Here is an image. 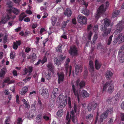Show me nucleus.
<instances>
[{
	"mask_svg": "<svg viewBox=\"0 0 124 124\" xmlns=\"http://www.w3.org/2000/svg\"><path fill=\"white\" fill-rule=\"evenodd\" d=\"M111 22L109 19L105 18L104 20V26L101 27V31H103L102 35L103 36H105L108 35V34H109L111 31V29L107 27L109 26Z\"/></svg>",
	"mask_w": 124,
	"mask_h": 124,
	"instance_id": "obj_1",
	"label": "nucleus"
},
{
	"mask_svg": "<svg viewBox=\"0 0 124 124\" xmlns=\"http://www.w3.org/2000/svg\"><path fill=\"white\" fill-rule=\"evenodd\" d=\"M73 108L70 112V118L71 119L72 121L74 123L78 121L77 117L75 116V113L77 114L79 113L80 108L79 106L75 104H74Z\"/></svg>",
	"mask_w": 124,
	"mask_h": 124,
	"instance_id": "obj_2",
	"label": "nucleus"
},
{
	"mask_svg": "<svg viewBox=\"0 0 124 124\" xmlns=\"http://www.w3.org/2000/svg\"><path fill=\"white\" fill-rule=\"evenodd\" d=\"M113 81L111 80L107 81L104 84L102 89L103 93L105 92L107 87H108L107 92L109 94H111L114 91V86L113 85Z\"/></svg>",
	"mask_w": 124,
	"mask_h": 124,
	"instance_id": "obj_3",
	"label": "nucleus"
},
{
	"mask_svg": "<svg viewBox=\"0 0 124 124\" xmlns=\"http://www.w3.org/2000/svg\"><path fill=\"white\" fill-rule=\"evenodd\" d=\"M109 6V4L108 1H106L105 3L106 7L105 8H104V7L103 5H101L97 10V14L96 15L95 18L97 19H98L100 17L101 14L105 12L106 9L108 8Z\"/></svg>",
	"mask_w": 124,
	"mask_h": 124,
	"instance_id": "obj_4",
	"label": "nucleus"
},
{
	"mask_svg": "<svg viewBox=\"0 0 124 124\" xmlns=\"http://www.w3.org/2000/svg\"><path fill=\"white\" fill-rule=\"evenodd\" d=\"M72 92L75 97H77L78 103L80 102V97L81 96L80 91L76 89L75 86L74 85H72Z\"/></svg>",
	"mask_w": 124,
	"mask_h": 124,
	"instance_id": "obj_5",
	"label": "nucleus"
},
{
	"mask_svg": "<svg viewBox=\"0 0 124 124\" xmlns=\"http://www.w3.org/2000/svg\"><path fill=\"white\" fill-rule=\"evenodd\" d=\"M39 94L42 95L45 99H47L49 97V93L47 88L44 89L43 88H41L39 90Z\"/></svg>",
	"mask_w": 124,
	"mask_h": 124,
	"instance_id": "obj_6",
	"label": "nucleus"
},
{
	"mask_svg": "<svg viewBox=\"0 0 124 124\" xmlns=\"http://www.w3.org/2000/svg\"><path fill=\"white\" fill-rule=\"evenodd\" d=\"M69 53L72 56H77L78 54L77 48L75 46H71L69 50Z\"/></svg>",
	"mask_w": 124,
	"mask_h": 124,
	"instance_id": "obj_7",
	"label": "nucleus"
},
{
	"mask_svg": "<svg viewBox=\"0 0 124 124\" xmlns=\"http://www.w3.org/2000/svg\"><path fill=\"white\" fill-rule=\"evenodd\" d=\"M78 22L81 24H85L87 23V19L83 16L79 15L77 17Z\"/></svg>",
	"mask_w": 124,
	"mask_h": 124,
	"instance_id": "obj_8",
	"label": "nucleus"
},
{
	"mask_svg": "<svg viewBox=\"0 0 124 124\" xmlns=\"http://www.w3.org/2000/svg\"><path fill=\"white\" fill-rule=\"evenodd\" d=\"M124 28V23L122 21H120L119 23L115 26L116 30L115 32L116 33L120 32Z\"/></svg>",
	"mask_w": 124,
	"mask_h": 124,
	"instance_id": "obj_9",
	"label": "nucleus"
},
{
	"mask_svg": "<svg viewBox=\"0 0 124 124\" xmlns=\"http://www.w3.org/2000/svg\"><path fill=\"white\" fill-rule=\"evenodd\" d=\"M11 17L10 16L7 14L6 15L2 16L1 20L0 22V24H5L11 18Z\"/></svg>",
	"mask_w": 124,
	"mask_h": 124,
	"instance_id": "obj_10",
	"label": "nucleus"
},
{
	"mask_svg": "<svg viewBox=\"0 0 124 124\" xmlns=\"http://www.w3.org/2000/svg\"><path fill=\"white\" fill-rule=\"evenodd\" d=\"M98 106V104L97 103H89L87 106V108L88 110L90 111L93 109V110H95L96 108Z\"/></svg>",
	"mask_w": 124,
	"mask_h": 124,
	"instance_id": "obj_11",
	"label": "nucleus"
},
{
	"mask_svg": "<svg viewBox=\"0 0 124 124\" xmlns=\"http://www.w3.org/2000/svg\"><path fill=\"white\" fill-rule=\"evenodd\" d=\"M57 75L58 77V83L60 84V83H62L63 81L64 77V75L63 72H59L57 73Z\"/></svg>",
	"mask_w": 124,
	"mask_h": 124,
	"instance_id": "obj_12",
	"label": "nucleus"
},
{
	"mask_svg": "<svg viewBox=\"0 0 124 124\" xmlns=\"http://www.w3.org/2000/svg\"><path fill=\"white\" fill-rule=\"evenodd\" d=\"M113 74L109 70H107L105 73V76L108 80H110L113 76Z\"/></svg>",
	"mask_w": 124,
	"mask_h": 124,
	"instance_id": "obj_13",
	"label": "nucleus"
},
{
	"mask_svg": "<svg viewBox=\"0 0 124 124\" xmlns=\"http://www.w3.org/2000/svg\"><path fill=\"white\" fill-rule=\"evenodd\" d=\"M80 81L79 79H77L76 81V84L77 86H79L81 89L83 88L85 85V81H82L79 83Z\"/></svg>",
	"mask_w": 124,
	"mask_h": 124,
	"instance_id": "obj_14",
	"label": "nucleus"
},
{
	"mask_svg": "<svg viewBox=\"0 0 124 124\" xmlns=\"http://www.w3.org/2000/svg\"><path fill=\"white\" fill-rule=\"evenodd\" d=\"M83 69V67L82 65H77L75 68V72L76 74H78L79 72H81Z\"/></svg>",
	"mask_w": 124,
	"mask_h": 124,
	"instance_id": "obj_15",
	"label": "nucleus"
},
{
	"mask_svg": "<svg viewBox=\"0 0 124 124\" xmlns=\"http://www.w3.org/2000/svg\"><path fill=\"white\" fill-rule=\"evenodd\" d=\"M64 14L65 15L67 16L68 17H70L71 15L72 11L70 9L67 8L64 11Z\"/></svg>",
	"mask_w": 124,
	"mask_h": 124,
	"instance_id": "obj_16",
	"label": "nucleus"
},
{
	"mask_svg": "<svg viewBox=\"0 0 124 124\" xmlns=\"http://www.w3.org/2000/svg\"><path fill=\"white\" fill-rule=\"evenodd\" d=\"M89 70L91 72L94 71V68L93 65V61L91 60L89 62Z\"/></svg>",
	"mask_w": 124,
	"mask_h": 124,
	"instance_id": "obj_17",
	"label": "nucleus"
},
{
	"mask_svg": "<svg viewBox=\"0 0 124 124\" xmlns=\"http://www.w3.org/2000/svg\"><path fill=\"white\" fill-rule=\"evenodd\" d=\"M67 99H66L64 100H63L59 104V108H65L67 104Z\"/></svg>",
	"mask_w": 124,
	"mask_h": 124,
	"instance_id": "obj_18",
	"label": "nucleus"
},
{
	"mask_svg": "<svg viewBox=\"0 0 124 124\" xmlns=\"http://www.w3.org/2000/svg\"><path fill=\"white\" fill-rule=\"evenodd\" d=\"M47 67L48 68V70L50 71L53 72H54V66L53 65V63L51 62H49L48 63L47 65Z\"/></svg>",
	"mask_w": 124,
	"mask_h": 124,
	"instance_id": "obj_19",
	"label": "nucleus"
},
{
	"mask_svg": "<svg viewBox=\"0 0 124 124\" xmlns=\"http://www.w3.org/2000/svg\"><path fill=\"white\" fill-rule=\"evenodd\" d=\"M108 115V113L106 111L103 112V113L100 116V118L101 119V122H102L103 119H105V118L107 117Z\"/></svg>",
	"mask_w": 124,
	"mask_h": 124,
	"instance_id": "obj_20",
	"label": "nucleus"
},
{
	"mask_svg": "<svg viewBox=\"0 0 124 124\" xmlns=\"http://www.w3.org/2000/svg\"><path fill=\"white\" fill-rule=\"evenodd\" d=\"M23 70L25 73L24 74H27L28 72H29L28 75H30L32 71L33 68L32 67H29L28 70H27L25 68Z\"/></svg>",
	"mask_w": 124,
	"mask_h": 124,
	"instance_id": "obj_21",
	"label": "nucleus"
},
{
	"mask_svg": "<svg viewBox=\"0 0 124 124\" xmlns=\"http://www.w3.org/2000/svg\"><path fill=\"white\" fill-rule=\"evenodd\" d=\"M21 44L20 41H16V42H14L13 47L14 49L16 50L17 49L18 46H20Z\"/></svg>",
	"mask_w": 124,
	"mask_h": 124,
	"instance_id": "obj_22",
	"label": "nucleus"
},
{
	"mask_svg": "<svg viewBox=\"0 0 124 124\" xmlns=\"http://www.w3.org/2000/svg\"><path fill=\"white\" fill-rule=\"evenodd\" d=\"M22 90L20 94L21 95H23L26 93L28 90V88L26 86H24L23 87L22 89Z\"/></svg>",
	"mask_w": 124,
	"mask_h": 124,
	"instance_id": "obj_23",
	"label": "nucleus"
},
{
	"mask_svg": "<svg viewBox=\"0 0 124 124\" xmlns=\"http://www.w3.org/2000/svg\"><path fill=\"white\" fill-rule=\"evenodd\" d=\"M101 66V62H99L96 60L95 61V67L96 70H99Z\"/></svg>",
	"mask_w": 124,
	"mask_h": 124,
	"instance_id": "obj_24",
	"label": "nucleus"
},
{
	"mask_svg": "<svg viewBox=\"0 0 124 124\" xmlns=\"http://www.w3.org/2000/svg\"><path fill=\"white\" fill-rule=\"evenodd\" d=\"M82 94V96L84 98H87L89 96V94L86 91L83 90L81 91Z\"/></svg>",
	"mask_w": 124,
	"mask_h": 124,
	"instance_id": "obj_25",
	"label": "nucleus"
},
{
	"mask_svg": "<svg viewBox=\"0 0 124 124\" xmlns=\"http://www.w3.org/2000/svg\"><path fill=\"white\" fill-rule=\"evenodd\" d=\"M26 17V15L25 13H22L19 16V20L20 21H22L24 17Z\"/></svg>",
	"mask_w": 124,
	"mask_h": 124,
	"instance_id": "obj_26",
	"label": "nucleus"
},
{
	"mask_svg": "<svg viewBox=\"0 0 124 124\" xmlns=\"http://www.w3.org/2000/svg\"><path fill=\"white\" fill-rule=\"evenodd\" d=\"M58 89L57 88H54L53 90L52 95H54V97L57 96L58 94Z\"/></svg>",
	"mask_w": 124,
	"mask_h": 124,
	"instance_id": "obj_27",
	"label": "nucleus"
},
{
	"mask_svg": "<svg viewBox=\"0 0 124 124\" xmlns=\"http://www.w3.org/2000/svg\"><path fill=\"white\" fill-rule=\"evenodd\" d=\"M70 61V60L69 58L67 59L65 61V68L66 71L68 72V68L69 67V63Z\"/></svg>",
	"mask_w": 124,
	"mask_h": 124,
	"instance_id": "obj_28",
	"label": "nucleus"
},
{
	"mask_svg": "<svg viewBox=\"0 0 124 124\" xmlns=\"http://www.w3.org/2000/svg\"><path fill=\"white\" fill-rule=\"evenodd\" d=\"M119 93V96L120 99L122 100L124 99V91H123L120 90L118 92Z\"/></svg>",
	"mask_w": 124,
	"mask_h": 124,
	"instance_id": "obj_29",
	"label": "nucleus"
},
{
	"mask_svg": "<svg viewBox=\"0 0 124 124\" xmlns=\"http://www.w3.org/2000/svg\"><path fill=\"white\" fill-rule=\"evenodd\" d=\"M20 10L19 9L13 8V13L16 15H19L20 13Z\"/></svg>",
	"mask_w": 124,
	"mask_h": 124,
	"instance_id": "obj_30",
	"label": "nucleus"
},
{
	"mask_svg": "<svg viewBox=\"0 0 124 124\" xmlns=\"http://www.w3.org/2000/svg\"><path fill=\"white\" fill-rule=\"evenodd\" d=\"M23 104L25 105V107L27 109H29L30 108V106L29 104V102H28L25 99H23L22 100Z\"/></svg>",
	"mask_w": 124,
	"mask_h": 124,
	"instance_id": "obj_31",
	"label": "nucleus"
},
{
	"mask_svg": "<svg viewBox=\"0 0 124 124\" xmlns=\"http://www.w3.org/2000/svg\"><path fill=\"white\" fill-rule=\"evenodd\" d=\"M63 109H62L59 110L57 113V116L59 117H61L63 115Z\"/></svg>",
	"mask_w": 124,
	"mask_h": 124,
	"instance_id": "obj_32",
	"label": "nucleus"
},
{
	"mask_svg": "<svg viewBox=\"0 0 124 124\" xmlns=\"http://www.w3.org/2000/svg\"><path fill=\"white\" fill-rule=\"evenodd\" d=\"M97 38L98 36L96 34H95L93 36V40L91 42L92 44L93 45L95 44L96 41L97 40Z\"/></svg>",
	"mask_w": 124,
	"mask_h": 124,
	"instance_id": "obj_33",
	"label": "nucleus"
},
{
	"mask_svg": "<svg viewBox=\"0 0 124 124\" xmlns=\"http://www.w3.org/2000/svg\"><path fill=\"white\" fill-rule=\"evenodd\" d=\"M82 12L85 15L87 16L89 15V10H87L86 8H83Z\"/></svg>",
	"mask_w": 124,
	"mask_h": 124,
	"instance_id": "obj_34",
	"label": "nucleus"
},
{
	"mask_svg": "<svg viewBox=\"0 0 124 124\" xmlns=\"http://www.w3.org/2000/svg\"><path fill=\"white\" fill-rule=\"evenodd\" d=\"M51 20H52V24L53 26L55 25V24L57 21V18L53 16L51 18Z\"/></svg>",
	"mask_w": 124,
	"mask_h": 124,
	"instance_id": "obj_35",
	"label": "nucleus"
},
{
	"mask_svg": "<svg viewBox=\"0 0 124 124\" xmlns=\"http://www.w3.org/2000/svg\"><path fill=\"white\" fill-rule=\"evenodd\" d=\"M120 11L119 10H116L114 12L112 15V17L114 18L119 15Z\"/></svg>",
	"mask_w": 124,
	"mask_h": 124,
	"instance_id": "obj_36",
	"label": "nucleus"
},
{
	"mask_svg": "<svg viewBox=\"0 0 124 124\" xmlns=\"http://www.w3.org/2000/svg\"><path fill=\"white\" fill-rule=\"evenodd\" d=\"M93 117V115L91 114H88L85 116L86 119L87 120H91Z\"/></svg>",
	"mask_w": 124,
	"mask_h": 124,
	"instance_id": "obj_37",
	"label": "nucleus"
},
{
	"mask_svg": "<svg viewBox=\"0 0 124 124\" xmlns=\"http://www.w3.org/2000/svg\"><path fill=\"white\" fill-rule=\"evenodd\" d=\"M42 115L39 114L37 116L36 118V121L37 122H40L41 121Z\"/></svg>",
	"mask_w": 124,
	"mask_h": 124,
	"instance_id": "obj_38",
	"label": "nucleus"
},
{
	"mask_svg": "<svg viewBox=\"0 0 124 124\" xmlns=\"http://www.w3.org/2000/svg\"><path fill=\"white\" fill-rule=\"evenodd\" d=\"M14 81H10L9 78H7L5 79L4 80V83H7L8 84L14 83Z\"/></svg>",
	"mask_w": 124,
	"mask_h": 124,
	"instance_id": "obj_39",
	"label": "nucleus"
},
{
	"mask_svg": "<svg viewBox=\"0 0 124 124\" xmlns=\"http://www.w3.org/2000/svg\"><path fill=\"white\" fill-rule=\"evenodd\" d=\"M121 55L120 56V54L119 55V56H120L119 58V61L121 63L124 62V54H121Z\"/></svg>",
	"mask_w": 124,
	"mask_h": 124,
	"instance_id": "obj_40",
	"label": "nucleus"
},
{
	"mask_svg": "<svg viewBox=\"0 0 124 124\" xmlns=\"http://www.w3.org/2000/svg\"><path fill=\"white\" fill-rule=\"evenodd\" d=\"M113 107H110L108 108L106 110L108 114L109 113L110 114H112L113 112Z\"/></svg>",
	"mask_w": 124,
	"mask_h": 124,
	"instance_id": "obj_41",
	"label": "nucleus"
},
{
	"mask_svg": "<svg viewBox=\"0 0 124 124\" xmlns=\"http://www.w3.org/2000/svg\"><path fill=\"white\" fill-rule=\"evenodd\" d=\"M113 37V35H111L109 37L108 40L107 45H110V44L112 40V38Z\"/></svg>",
	"mask_w": 124,
	"mask_h": 124,
	"instance_id": "obj_42",
	"label": "nucleus"
},
{
	"mask_svg": "<svg viewBox=\"0 0 124 124\" xmlns=\"http://www.w3.org/2000/svg\"><path fill=\"white\" fill-rule=\"evenodd\" d=\"M113 37V35H111L109 37L108 40L107 45H110V44L112 40V38Z\"/></svg>",
	"mask_w": 124,
	"mask_h": 124,
	"instance_id": "obj_43",
	"label": "nucleus"
},
{
	"mask_svg": "<svg viewBox=\"0 0 124 124\" xmlns=\"http://www.w3.org/2000/svg\"><path fill=\"white\" fill-rule=\"evenodd\" d=\"M113 99V98L109 97L107 99L106 101L109 104H111Z\"/></svg>",
	"mask_w": 124,
	"mask_h": 124,
	"instance_id": "obj_44",
	"label": "nucleus"
},
{
	"mask_svg": "<svg viewBox=\"0 0 124 124\" xmlns=\"http://www.w3.org/2000/svg\"><path fill=\"white\" fill-rule=\"evenodd\" d=\"M15 56V52H11L10 53V58L13 59L14 58Z\"/></svg>",
	"mask_w": 124,
	"mask_h": 124,
	"instance_id": "obj_45",
	"label": "nucleus"
},
{
	"mask_svg": "<svg viewBox=\"0 0 124 124\" xmlns=\"http://www.w3.org/2000/svg\"><path fill=\"white\" fill-rule=\"evenodd\" d=\"M124 51V45H122L120 48L118 52V55H119V54H121V53Z\"/></svg>",
	"mask_w": 124,
	"mask_h": 124,
	"instance_id": "obj_46",
	"label": "nucleus"
},
{
	"mask_svg": "<svg viewBox=\"0 0 124 124\" xmlns=\"http://www.w3.org/2000/svg\"><path fill=\"white\" fill-rule=\"evenodd\" d=\"M59 58L60 61H62L64 60L66 56H63V54H61L60 56H59Z\"/></svg>",
	"mask_w": 124,
	"mask_h": 124,
	"instance_id": "obj_47",
	"label": "nucleus"
},
{
	"mask_svg": "<svg viewBox=\"0 0 124 124\" xmlns=\"http://www.w3.org/2000/svg\"><path fill=\"white\" fill-rule=\"evenodd\" d=\"M6 72L5 70H2L0 72V77H2L4 76Z\"/></svg>",
	"mask_w": 124,
	"mask_h": 124,
	"instance_id": "obj_48",
	"label": "nucleus"
},
{
	"mask_svg": "<svg viewBox=\"0 0 124 124\" xmlns=\"http://www.w3.org/2000/svg\"><path fill=\"white\" fill-rule=\"evenodd\" d=\"M119 93L118 92L117 94L115 96V99L116 101H117L119 99H120L119 94Z\"/></svg>",
	"mask_w": 124,
	"mask_h": 124,
	"instance_id": "obj_49",
	"label": "nucleus"
},
{
	"mask_svg": "<svg viewBox=\"0 0 124 124\" xmlns=\"http://www.w3.org/2000/svg\"><path fill=\"white\" fill-rule=\"evenodd\" d=\"M51 77V74L50 73H48L47 74H46V78L48 80H49L50 79Z\"/></svg>",
	"mask_w": 124,
	"mask_h": 124,
	"instance_id": "obj_50",
	"label": "nucleus"
},
{
	"mask_svg": "<svg viewBox=\"0 0 124 124\" xmlns=\"http://www.w3.org/2000/svg\"><path fill=\"white\" fill-rule=\"evenodd\" d=\"M122 35L123 34L122 33H120L119 34H118V35L117 36H116V38L118 41L119 40L120 38H121V37H122Z\"/></svg>",
	"mask_w": 124,
	"mask_h": 124,
	"instance_id": "obj_51",
	"label": "nucleus"
},
{
	"mask_svg": "<svg viewBox=\"0 0 124 124\" xmlns=\"http://www.w3.org/2000/svg\"><path fill=\"white\" fill-rule=\"evenodd\" d=\"M23 122L22 118L18 117L17 119V124H21Z\"/></svg>",
	"mask_w": 124,
	"mask_h": 124,
	"instance_id": "obj_52",
	"label": "nucleus"
},
{
	"mask_svg": "<svg viewBox=\"0 0 124 124\" xmlns=\"http://www.w3.org/2000/svg\"><path fill=\"white\" fill-rule=\"evenodd\" d=\"M54 61L55 62V63L57 65H59L60 63V60H58V59H57V57L54 58Z\"/></svg>",
	"mask_w": 124,
	"mask_h": 124,
	"instance_id": "obj_53",
	"label": "nucleus"
},
{
	"mask_svg": "<svg viewBox=\"0 0 124 124\" xmlns=\"http://www.w3.org/2000/svg\"><path fill=\"white\" fill-rule=\"evenodd\" d=\"M92 35V33L91 31L89 32L87 37L88 39L90 40L91 39V36Z\"/></svg>",
	"mask_w": 124,
	"mask_h": 124,
	"instance_id": "obj_54",
	"label": "nucleus"
},
{
	"mask_svg": "<svg viewBox=\"0 0 124 124\" xmlns=\"http://www.w3.org/2000/svg\"><path fill=\"white\" fill-rule=\"evenodd\" d=\"M66 119L67 120H68L69 122L70 121V120L71 119V118H70V117L69 116V114L68 112H67V115L66 116Z\"/></svg>",
	"mask_w": 124,
	"mask_h": 124,
	"instance_id": "obj_55",
	"label": "nucleus"
},
{
	"mask_svg": "<svg viewBox=\"0 0 124 124\" xmlns=\"http://www.w3.org/2000/svg\"><path fill=\"white\" fill-rule=\"evenodd\" d=\"M56 50H57V51L61 52L62 51L61 46H59L57 47Z\"/></svg>",
	"mask_w": 124,
	"mask_h": 124,
	"instance_id": "obj_56",
	"label": "nucleus"
},
{
	"mask_svg": "<svg viewBox=\"0 0 124 124\" xmlns=\"http://www.w3.org/2000/svg\"><path fill=\"white\" fill-rule=\"evenodd\" d=\"M36 58L37 56L36 54L33 53L32 54V60L33 61H34Z\"/></svg>",
	"mask_w": 124,
	"mask_h": 124,
	"instance_id": "obj_57",
	"label": "nucleus"
},
{
	"mask_svg": "<svg viewBox=\"0 0 124 124\" xmlns=\"http://www.w3.org/2000/svg\"><path fill=\"white\" fill-rule=\"evenodd\" d=\"M43 118L46 120H48L49 119V117L48 116H47V115L45 114L43 116Z\"/></svg>",
	"mask_w": 124,
	"mask_h": 124,
	"instance_id": "obj_58",
	"label": "nucleus"
},
{
	"mask_svg": "<svg viewBox=\"0 0 124 124\" xmlns=\"http://www.w3.org/2000/svg\"><path fill=\"white\" fill-rule=\"evenodd\" d=\"M47 61V59L46 57L45 56L44 58L43 59V60L41 61V63H42V64H43L45 63V62H46Z\"/></svg>",
	"mask_w": 124,
	"mask_h": 124,
	"instance_id": "obj_59",
	"label": "nucleus"
},
{
	"mask_svg": "<svg viewBox=\"0 0 124 124\" xmlns=\"http://www.w3.org/2000/svg\"><path fill=\"white\" fill-rule=\"evenodd\" d=\"M124 42V34L122 36L121 38L119 40V43H121Z\"/></svg>",
	"mask_w": 124,
	"mask_h": 124,
	"instance_id": "obj_60",
	"label": "nucleus"
},
{
	"mask_svg": "<svg viewBox=\"0 0 124 124\" xmlns=\"http://www.w3.org/2000/svg\"><path fill=\"white\" fill-rule=\"evenodd\" d=\"M88 74V72L87 70H85L84 72V78H86Z\"/></svg>",
	"mask_w": 124,
	"mask_h": 124,
	"instance_id": "obj_61",
	"label": "nucleus"
},
{
	"mask_svg": "<svg viewBox=\"0 0 124 124\" xmlns=\"http://www.w3.org/2000/svg\"><path fill=\"white\" fill-rule=\"evenodd\" d=\"M12 2H9L8 3V7L10 8H13L12 5L11 4Z\"/></svg>",
	"mask_w": 124,
	"mask_h": 124,
	"instance_id": "obj_62",
	"label": "nucleus"
},
{
	"mask_svg": "<svg viewBox=\"0 0 124 124\" xmlns=\"http://www.w3.org/2000/svg\"><path fill=\"white\" fill-rule=\"evenodd\" d=\"M35 105L36 104L34 103L33 104L31 105V108L34 111L35 110H36Z\"/></svg>",
	"mask_w": 124,
	"mask_h": 124,
	"instance_id": "obj_63",
	"label": "nucleus"
},
{
	"mask_svg": "<svg viewBox=\"0 0 124 124\" xmlns=\"http://www.w3.org/2000/svg\"><path fill=\"white\" fill-rule=\"evenodd\" d=\"M7 35H6L5 36L4 39H3V42L4 43H6L7 42Z\"/></svg>",
	"mask_w": 124,
	"mask_h": 124,
	"instance_id": "obj_64",
	"label": "nucleus"
}]
</instances>
